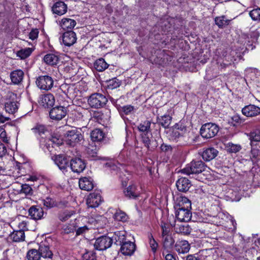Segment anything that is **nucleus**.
Returning a JSON list of instances; mask_svg holds the SVG:
<instances>
[{"label":"nucleus","mask_w":260,"mask_h":260,"mask_svg":"<svg viewBox=\"0 0 260 260\" xmlns=\"http://www.w3.org/2000/svg\"><path fill=\"white\" fill-rule=\"evenodd\" d=\"M175 206V216L177 220L181 222H188L190 220L192 213L191 202L185 197H180L177 199Z\"/></svg>","instance_id":"obj_1"},{"label":"nucleus","mask_w":260,"mask_h":260,"mask_svg":"<svg viewBox=\"0 0 260 260\" xmlns=\"http://www.w3.org/2000/svg\"><path fill=\"white\" fill-rule=\"evenodd\" d=\"M116 242L121 245L120 251L124 255H132L136 250V244L126 239L124 235L120 232L115 233L114 237Z\"/></svg>","instance_id":"obj_2"},{"label":"nucleus","mask_w":260,"mask_h":260,"mask_svg":"<svg viewBox=\"0 0 260 260\" xmlns=\"http://www.w3.org/2000/svg\"><path fill=\"white\" fill-rule=\"evenodd\" d=\"M205 164L202 160H193L181 170V172L186 175L199 174L205 170Z\"/></svg>","instance_id":"obj_3"},{"label":"nucleus","mask_w":260,"mask_h":260,"mask_svg":"<svg viewBox=\"0 0 260 260\" xmlns=\"http://www.w3.org/2000/svg\"><path fill=\"white\" fill-rule=\"evenodd\" d=\"M64 138L66 144L74 147L83 140V137L81 133L75 127L68 130L64 134Z\"/></svg>","instance_id":"obj_4"},{"label":"nucleus","mask_w":260,"mask_h":260,"mask_svg":"<svg viewBox=\"0 0 260 260\" xmlns=\"http://www.w3.org/2000/svg\"><path fill=\"white\" fill-rule=\"evenodd\" d=\"M89 106L92 108L100 109L106 106L108 102L106 96L100 93L91 94L87 100Z\"/></svg>","instance_id":"obj_5"},{"label":"nucleus","mask_w":260,"mask_h":260,"mask_svg":"<svg viewBox=\"0 0 260 260\" xmlns=\"http://www.w3.org/2000/svg\"><path fill=\"white\" fill-rule=\"evenodd\" d=\"M219 130V126L217 124L208 122L202 125L200 132L203 138L210 139L215 137L218 133Z\"/></svg>","instance_id":"obj_6"},{"label":"nucleus","mask_w":260,"mask_h":260,"mask_svg":"<svg viewBox=\"0 0 260 260\" xmlns=\"http://www.w3.org/2000/svg\"><path fill=\"white\" fill-rule=\"evenodd\" d=\"M36 83L40 89L48 91L53 87L54 80L48 75L40 76L37 78Z\"/></svg>","instance_id":"obj_7"},{"label":"nucleus","mask_w":260,"mask_h":260,"mask_svg":"<svg viewBox=\"0 0 260 260\" xmlns=\"http://www.w3.org/2000/svg\"><path fill=\"white\" fill-rule=\"evenodd\" d=\"M113 243V240L107 236H101L96 239L94 244V248L98 250H105L110 247Z\"/></svg>","instance_id":"obj_8"},{"label":"nucleus","mask_w":260,"mask_h":260,"mask_svg":"<svg viewBox=\"0 0 260 260\" xmlns=\"http://www.w3.org/2000/svg\"><path fill=\"white\" fill-rule=\"evenodd\" d=\"M67 114V108L63 106H56L51 109L49 116L52 120L59 121L63 119Z\"/></svg>","instance_id":"obj_9"},{"label":"nucleus","mask_w":260,"mask_h":260,"mask_svg":"<svg viewBox=\"0 0 260 260\" xmlns=\"http://www.w3.org/2000/svg\"><path fill=\"white\" fill-rule=\"evenodd\" d=\"M102 200L99 190H95L90 193L86 200V204L88 207L94 208L98 207Z\"/></svg>","instance_id":"obj_10"},{"label":"nucleus","mask_w":260,"mask_h":260,"mask_svg":"<svg viewBox=\"0 0 260 260\" xmlns=\"http://www.w3.org/2000/svg\"><path fill=\"white\" fill-rule=\"evenodd\" d=\"M70 167L74 173H80L85 169L86 165L82 159L76 157L70 160Z\"/></svg>","instance_id":"obj_11"},{"label":"nucleus","mask_w":260,"mask_h":260,"mask_svg":"<svg viewBox=\"0 0 260 260\" xmlns=\"http://www.w3.org/2000/svg\"><path fill=\"white\" fill-rule=\"evenodd\" d=\"M218 154V151L213 147L204 148L201 152L203 159L206 161L213 159Z\"/></svg>","instance_id":"obj_12"},{"label":"nucleus","mask_w":260,"mask_h":260,"mask_svg":"<svg viewBox=\"0 0 260 260\" xmlns=\"http://www.w3.org/2000/svg\"><path fill=\"white\" fill-rule=\"evenodd\" d=\"M242 113L247 117H254L260 114V108L254 105L250 104L242 108Z\"/></svg>","instance_id":"obj_13"},{"label":"nucleus","mask_w":260,"mask_h":260,"mask_svg":"<svg viewBox=\"0 0 260 260\" xmlns=\"http://www.w3.org/2000/svg\"><path fill=\"white\" fill-rule=\"evenodd\" d=\"M52 158L59 169L63 171L66 170L69 166V160L64 155L59 154L54 155L52 157Z\"/></svg>","instance_id":"obj_14"},{"label":"nucleus","mask_w":260,"mask_h":260,"mask_svg":"<svg viewBox=\"0 0 260 260\" xmlns=\"http://www.w3.org/2000/svg\"><path fill=\"white\" fill-rule=\"evenodd\" d=\"M76 35L73 31H68L63 34L62 41L65 46H71L76 42Z\"/></svg>","instance_id":"obj_15"},{"label":"nucleus","mask_w":260,"mask_h":260,"mask_svg":"<svg viewBox=\"0 0 260 260\" xmlns=\"http://www.w3.org/2000/svg\"><path fill=\"white\" fill-rule=\"evenodd\" d=\"M79 186L82 190H91L94 187L93 179L90 177H82L79 180Z\"/></svg>","instance_id":"obj_16"},{"label":"nucleus","mask_w":260,"mask_h":260,"mask_svg":"<svg viewBox=\"0 0 260 260\" xmlns=\"http://www.w3.org/2000/svg\"><path fill=\"white\" fill-rule=\"evenodd\" d=\"M67 5L62 1H58L54 4L52 7V11L53 14L58 16H61L67 12Z\"/></svg>","instance_id":"obj_17"},{"label":"nucleus","mask_w":260,"mask_h":260,"mask_svg":"<svg viewBox=\"0 0 260 260\" xmlns=\"http://www.w3.org/2000/svg\"><path fill=\"white\" fill-rule=\"evenodd\" d=\"M176 186L179 191L186 192L191 186L190 181L186 178L181 177L177 181Z\"/></svg>","instance_id":"obj_18"},{"label":"nucleus","mask_w":260,"mask_h":260,"mask_svg":"<svg viewBox=\"0 0 260 260\" xmlns=\"http://www.w3.org/2000/svg\"><path fill=\"white\" fill-rule=\"evenodd\" d=\"M40 103L45 108L52 106L55 103L54 97L51 93L42 95L40 97Z\"/></svg>","instance_id":"obj_19"},{"label":"nucleus","mask_w":260,"mask_h":260,"mask_svg":"<svg viewBox=\"0 0 260 260\" xmlns=\"http://www.w3.org/2000/svg\"><path fill=\"white\" fill-rule=\"evenodd\" d=\"M29 215L34 220L41 219L44 215L43 209L37 206H33L28 210Z\"/></svg>","instance_id":"obj_20"},{"label":"nucleus","mask_w":260,"mask_h":260,"mask_svg":"<svg viewBox=\"0 0 260 260\" xmlns=\"http://www.w3.org/2000/svg\"><path fill=\"white\" fill-rule=\"evenodd\" d=\"M175 249L179 253H186L190 249V245L186 240L178 241L175 245Z\"/></svg>","instance_id":"obj_21"},{"label":"nucleus","mask_w":260,"mask_h":260,"mask_svg":"<svg viewBox=\"0 0 260 260\" xmlns=\"http://www.w3.org/2000/svg\"><path fill=\"white\" fill-rule=\"evenodd\" d=\"M125 197L129 199H136L140 196L137 187L134 184L129 185L124 191Z\"/></svg>","instance_id":"obj_22"},{"label":"nucleus","mask_w":260,"mask_h":260,"mask_svg":"<svg viewBox=\"0 0 260 260\" xmlns=\"http://www.w3.org/2000/svg\"><path fill=\"white\" fill-rule=\"evenodd\" d=\"M147 135L146 134L145 135L141 134L142 142L148 150L153 151L157 147V143L155 140L154 141H151Z\"/></svg>","instance_id":"obj_23"},{"label":"nucleus","mask_w":260,"mask_h":260,"mask_svg":"<svg viewBox=\"0 0 260 260\" xmlns=\"http://www.w3.org/2000/svg\"><path fill=\"white\" fill-rule=\"evenodd\" d=\"M91 139L93 142H101L104 141L105 138V134L100 128H95L90 133Z\"/></svg>","instance_id":"obj_24"},{"label":"nucleus","mask_w":260,"mask_h":260,"mask_svg":"<svg viewBox=\"0 0 260 260\" xmlns=\"http://www.w3.org/2000/svg\"><path fill=\"white\" fill-rule=\"evenodd\" d=\"M24 73L21 70H17L12 71L10 74L12 82L15 84H19L23 80Z\"/></svg>","instance_id":"obj_25"},{"label":"nucleus","mask_w":260,"mask_h":260,"mask_svg":"<svg viewBox=\"0 0 260 260\" xmlns=\"http://www.w3.org/2000/svg\"><path fill=\"white\" fill-rule=\"evenodd\" d=\"M9 239L14 242H20L25 240V234L22 231H14L9 235Z\"/></svg>","instance_id":"obj_26"},{"label":"nucleus","mask_w":260,"mask_h":260,"mask_svg":"<svg viewBox=\"0 0 260 260\" xmlns=\"http://www.w3.org/2000/svg\"><path fill=\"white\" fill-rule=\"evenodd\" d=\"M43 60L46 64L53 66L58 63L59 58L57 55L53 53H48L44 56Z\"/></svg>","instance_id":"obj_27"},{"label":"nucleus","mask_w":260,"mask_h":260,"mask_svg":"<svg viewBox=\"0 0 260 260\" xmlns=\"http://www.w3.org/2000/svg\"><path fill=\"white\" fill-rule=\"evenodd\" d=\"M5 109L9 114H14L18 109V103L16 101L9 100L5 103Z\"/></svg>","instance_id":"obj_28"},{"label":"nucleus","mask_w":260,"mask_h":260,"mask_svg":"<svg viewBox=\"0 0 260 260\" xmlns=\"http://www.w3.org/2000/svg\"><path fill=\"white\" fill-rule=\"evenodd\" d=\"M67 202H56L53 199L50 198H47L46 199L43 200V204L47 208H51L55 206L62 207L63 206H66Z\"/></svg>","instance_id":"obj_29"},{"label":"nucleus","mask_w":260,"mask_h":260,"mask_svg":"<svg viewBox=\"0 0 260 260\" xmlns=\"http://www.w3.org/2000/svg\"><path fill=\"white\" fill-rule=\"evenodd\" d=\"M41 257L44 258H51L53 255L52 251L50 250L49 247L44 244H41L38 249Z\"/></svg>","instance_id":"obj_30"},{"label":"nucleus","mask_w":260,"mask_h":260,"mask_svg":"<svg viewBox=\"0 0 260 260\" xmlns=\"http://www.w3.org/2000/svg\"><path fill=\"white\" fill-rule=\"evenodd\" d=\"M76 25V22L74 19L64 18L61 19L60 25L63 29H72Z\"/></svg>","instance_id":"obj_31"},{"label":"nucleus","mask_w":260,"mask_h":260,"mask_svg":"<svg viewBox=\"0 0 260 260\" xmlns=\"http://www.w3.org/2000/svg\"><path fill=\"white\" fill-rule=\"evenodd\" d=\"M115 106L121 114L129 115L136 110L134 106L131 105L121 106L120 105H118L116 103Z\"/></svg>","instance_id":"obj_32"},{"label":"nucleus","mask_w":260,"mask_h":260,"mask_svg":"<svg viewBox=\"0 0 260 260\" xmlns=\"http://www.w3.org/2000/svg\"><path fill=\"white\" fill-rule=\"evenodd\" d=\"M172 117L169 115H164L157 117V121L165 128H168L172 121Z\"/></svg>","instance_id":"obj_33"},{"label":"nucleus","mask_w":260,"mask_h":260,"mask_svg":"<svg viewBox=\"0 0 260 260\" xmlns=\"http://www.w3.org/2000/svg\"><path fill=\"white\" fill-rule=\"evenodd\" d=\"M109 67V64L103 58L96 59L94 63V67L98 72H103Z\"/></svg>","instance_id":"obj_34"},{"label":"nucleus","mask_w":260,"mask_h":260,"mask_svg":"<svg viewBox=\"0 0 260 260\" xmlns=\"http://www.w3.org/2000/svg\"><path fill=\"white\" fill-rule=\"evenodd\" d=\"M175 230L176 233L184 235H188L190 234L192 230L190 226L187 224L177 225L175 226Z\"/></svg>","instance_id":"obj_35"},{"label":"nucleus","mask_w":260,"mask_h":260,"mask_svg":"<svg viewBox=\"0 0 260 260\" xmlns=\"http://www.w3.org/2000/svg\"><path fill=\"white\" fill-rule=\"evenodd\" d=\"M75 212L73 210H66L61 211L58 214V219L62 222H65L75 214Z\"/></svg>","instance_id":"obj_36"},{"label":"nucleus","mask_w":260,"mask_h":260,"mask_svg":"<svg viewBox=\"0 0 260 260\" xmlns=\"http://www.w3.org/2000/svg\"><path fill=\"white\" fill-rule=\"evenodd\" d=\"M113 218L117 221L125 222L128 220L127 214L121 210H117L113 215Z\"/></svg>","instance_id":"obj_37"},{"label":"nucleus","mask_w":260,"mask_h":260,"mask_svg":"<svg viewBox=\"0 0 260 260\" xmlns=\"http://www.w3.org/2000/svg\"><path fill=\"white\" fill-rule=\"evenodd\" d=\"M98 149L94 144H89L86 149V153L88 156L90 158H96L97 157Z\"/></svg>","instance_id":"obj_38"},{"label":"nucleus","mask_w":260,"mask_h":260,"mask_svg":"<svg viewBox=\"0 0 260 260\" xmlns=\"http://www.w3.org/2000/svg\"><path fill=\"white\" fill-rule=\"evenodd\" d=\"M76 228L75 221H71L69 223L66 224L62 226V230L64 234H69L74 233Z\"/></svg>","instance_id":"obj_39"},{"label":"nucleus","mask_w":260,"mask_h":260,"mask_svg":"<svg viewBox=\"0 0 260 260\" xmlns=\"http://www.w3.org/2000/svg\"><path fill=\"white\" fill-rule=\"evenodd\" d=\"M150 125L151 123L148 120H146L141 123L138 126L139 131L142 133V134H148L150 133Z\"/></svg>","instance_id":"obj_40"},{"label":"nucleus","mask_w":260,"mask_h":260,"mask_svg":"<svg viewBox=\"0 0 260 260\" xmlns=\"http://www.w3.org/2000/svg\"><path fill=\"white\" fill-rule=\"evenodd\" d=\"M163 247L167 251L173 246L174 240L170 235L162 236Z\"/></svg>","instance_id":"obj_41"},{"label":"nucleus","mask_w":260,"mask_h":260,"mask_svg":"<svg viewBox=\"0 0 260 260\" xmlns=\"http://www.w3.org/2000/svg\"><path fill=\"white\" fill-rule=\"evenodd\" d=\"M230 21V20L225 19L224 16L216 17L215 18V24L220 28L228 25Z\"/></svg>","instance_id":"obj_42"},{"label":"nucleus","mask_w":260,"mask_h":260,"mask_svg":"<svg viewBox=\"0 0 260 260\" xmlns=\"http://www.w3.org/2000/svg\"><path fill=\"white\" fill-rule=\"evenodd\" d=\"M26 256L28 260H39L41 258L39 251L35 249L28 250Z\"/></svg>","instance_id":"obj_43"},{"label":"nucleus","mask_w":260,"mask_h":260,"mask_svg":"<svg viewBox=\"0 0 260 260\" xmlns=\"http://www.w3.org/2000/svg\"><path fill=\"white\" fill-rule=\"evenodd\" d=\"M32 50L30 48H26L20 50L17 52V56L22 59L28 57L32 53Z\"/></svg>","instance_id":"obj_44"},{"label":"nucleus","mask_w":260,"mask_h":260,"mask_svg":"<svg viewBox=\"0 0 260 260\" xmlns=\"http://www.w3.org/2000/svg\"><path fill=\"white\" fill-rule=\"evenodd\" d=\"M107 83L108 88L111 89L116 88L121 85V81L116 78L110 79Z\"/></svg>","instance_id":"obj_45"},{"label":"nucleus","mask_w":260,"mask_h":260,"mask_svg":"<svg viewBox=\"0 0 260 260\" xmlns=\"http://www.w3.org/2000/svg\"><path fill=\"white\" fill-rule=\"evenodd\" d=\"M227 150L230 153H237L241 149V146L239 144H234L229 143L227 145Z\"/></svg>","instance_id":"obj_46"},{"label":"nucleus","mask_w":260,"mask_h":260,"mask_svg":"<svg viewBox=\"0 0 260 260\" xmlns=\"http://www.w3.org/2000/svg\"><path fill=\"white\" fill-rule=\"evenodd\" d=\"M32 130L35 133L38 134L40 136L44 134L47 131L46 126L42 124H37L35 127L32 128Z\"/></svg>","instance_id":"obj_47"},{"label":"nucleus","mask_w":260,"mask_h":260,"mask_svg":"<svg viewBox=\"0 0 260 260\" xmlns=\"http://www.w3.org/2000/svg\"><path fill=\"white\" fill-rule=\"evenodd\" d=\"M249 15L252 20L260 21V8L253 9L249 12Z\"/></svg>","instance_id":"obj_48"},{"label":"nucleus","mask_w":260,"mask_h":260,"mask_svg":"<svg viewBox=\"0 0 260 260\" xmlns=\"http://www.w3.org/2000/svg\"><path fill=\"white\" fill-rule=\"evenodd\" d=\"M232 121L234 126L240 124L244 122V120L239 115L235 114L231 117Z\"/></svg>","instance_id":"obj_49"},{"label":"nucleus","mask_w":260,"mask_h":260,"mask_svg":"<svg viewBox=\"0 0 260 260\" xmlns=\"http://www.w3.org/2000/svg\"><path fill=\"white\" fill-rule=\"evenodd\" d=\"M149 240L150 246L152 250L155 252L157 248L158 244L156 241L153 238L152 235L150 234L148 236Z\"/></svg>","instance_id":"obj_50"},{"label":"nucleus","mask_w":260,"mask_h":260,"mask_svg":"<svg viewBox=\"0 0 260 260\" xmlns=\"http://www.w3.org/2000/svg\"><path fill=\"white\" fill-rule=\"evenodd\" d=\"M250 139L251 141L259 142L260 141V131H256L250 133Z\"/></svg>","instance_id":"obj_51"},{"label":"nucleus","mask_w":260,"mask_h":260,"mask_svg":"<svg viewBox=\"0 0 260 260\" xmlns=\"http://www.w3.org/2000/svg\"><path fill=\"white\" fill-rule=\"evenodd\" d=\"M159 25H160V27L162 28V31L164 32H166V31H169V28H170V24L168 20H162L159 22Z\"/></svg>","instance_id":"obj_52"},{"label":"nucleus","mask_w":260,"mask_h":260,"mask_svg":"<svg viewBox=\"0 0 260 260\" xmlns=\"http://www.w3.org/2000/svg\"><path fill=\"white\" fill-rule=\"evenodd\" d=\"M21 192L26 195H31L32 194V189L28 184H23L21 186Z\"/></svg>","instance_id":"obj_53"},{"label":"nucleus","mask_w":260,"mask_h":260,"mask_svg":"<svg viewBox=\"0 0 260 260\" xmlns=\"http://www.w3.org/2000/svg\"><path fill=\"white\" fill-rule=\"evenodd\" d=\"M167 56L164 53H161L159 54V56L157 58V59H158V58H160V59L159 60H155V61L156 63L160 65L164 66L167 63L165 60V59H167Z\"/></svg>","instance_id":"obj_54"},{"label":"nucleus","mask_w":260,"mask_h":260,"mask_svg":"<svg viewBox=\"0 0 260 260\" xmlns=\"http://www.w3.org/2000/svg\"><path fill=\"white\" fill-rule=\"evenodd\" d=\"M161 228L162 230L161 236H165L167 235H169V233H170V229L167 224L165 223H161Z\"/></svg>","instance_id":"obj_55"},{"label":"nucleus","mask_w":260,"mask_h":260,"mask_svg":"<svg viewBox=\"0 0 260 260\" xmlns=\"http://www.w3.org/2000/svg\"><path fill=\"white\" fill-rule=\"evenodd\" d=\"M18 231H22L24 232L25 231L28 230L27 222L26 221H22L18 224Z\"/></svg>","instance_id":"obj_56"},{"label":"nucleus","mask_w":260,"mask_h":260,"mask_svg":"<svg viewBox=\"0 0 260 260\" xmlns=\"http://www.w3.org/2000/svg\"><path fill=\"white\" fill-rule=\"evenodd\" d=\"M106 165L110 167L112 170H117L119 168V166H120L121 164L117 162H109L106 163Z\"/></svg>","instance_id":"obj_57"},{"label":"nucleus","mask_w":260,"mask_h":260,"mask_svg":"<svg viewBox=\"0 0 260 260\" xmlns=\"http://www.w3.org/2000/svg\"><path fill=\"white\" fill-rule=\"evenodd\" d=\"M92 118L100 122L103 120L104 118V114L101 112H94L93 113Z\"/></svg>","instance_id":"obj_58"},{"label":"nucleus","mask_w":260,"mask_h":260,"mask_svg":"<svg viewBox=\"0 0 260 260\" xmlns=\"http://www.w3.org/2000/svg\"><path fill=\"white\" fill-rule=\"evenodd\" d=\"M160 148L162 151L165 152H171L172 150V147L171 145L165 143H162L161 145Z\"/></svg>","instance_id":"obj_59"},{"label":"nucleus","mask_w":260,"mask_h":260,"mask_svg":"<svg viewBox=\"0 0 260 260\" xmlns=\"http://www.w3.org/2000/svg\"><path fill=\"white\" fill-rule=\"evenodd\" d=\"M174 128L177 131H181L182 132H184L186 131V126L184 125L181 121L177 123L175 125Z\"/></svg>","instance_id":"obj_60"},{"label":"nucleus","mask_w":260,"mask_h":260,"mask_svg":"<svg viewBox=\"0 0 260 260\" xmlns=\"http://www.w3.org/2000/svg\"><path fill=\"white\" fill-rule=\"evenodd\" d=\"M39 31L37 29H32L29 34V39L34 40L38 37Z\"/></svg>","instance_id":"obj_61"},{"label":"nucleus","mask_w":260,"mask_h":260,"mask_svg":"<svg viewBox=\"0 0 260 260\" xmlns=\"http://www.w3.org/2000/svg\"><path fill=\"white\" fill-rule=\"evenodd\" d=\"M7 151L6 146L0 142V157L4 156L6 154Z\"/></svg>","instance_id":"obj_62"},{"label":"nucleus","mask_w":260,"mask_h":260,"mask_svg":"<svg viewBox=\"0 0 260 260\" xmlns=\"http://www.w3.org/2000/svg\"><path fill=\"white\" fill-rule=\"evenodd\" d=\"M182 134H181L178 131L174 129L172 133V138L174 140H176L180 137L182 136Z\"/></svg>","instance_id":"obj_63"},{"label":"nucleus","mask_w":260,"mask_h":260,"mask_svg":"<svg viewBox=\"0 0 260 260\" xmlns=\"http://www.w3.org/2000/svg\"><path fill=\"white\" fill-rule=\"evenodd\" d=\"M0 137L5 143H8L9 140L7 137V133L5 131H3L1 133Z\"/></svg>","instance_id":"obj_64"}]
</instances>
